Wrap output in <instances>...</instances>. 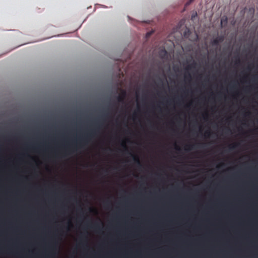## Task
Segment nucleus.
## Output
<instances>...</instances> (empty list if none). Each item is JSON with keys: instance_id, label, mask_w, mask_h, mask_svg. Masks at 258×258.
Instances as JSON below:
<instances>
[{"instance_id": "obj_20", "label": "nucleus", "mask_w": 258, "mask_h": 258, "mask_svg": "<svg viewBox=\"0 0 258 258\" xmlns=\"http://www.w3.org/2000/svg\"><path fill=\"white\" fill-rule=\"evenodd\" d=\"M197 15V13H196L195 16H192V19L194 18Z\"/></svg>"}, {"instance_id": "obj_15", "label": "nucleus", "mask_w": 258, "mask_h": 258, "mask_svg": "<svg viewBox=\"0 0 258 258\" xmlns=\"http://www.w3.org/2000/svg\"><path fill=\"white\" fill-rule=\"evenodd\" d=\"M121 146H122L124 148V149H125V151H127V147H126V145H125V144H124V143H122V144H121Z\"/></svg>"}, {"instance_id": "obj_8", "label": "nucleus", "mask_w": 258, "mask_h": 258, "mask_svg": "<svg viewBox=\"0 0 258 258\" xmlns=\"http://www.w3.org/2000/svg\"><path fill=\"white\" fill-rule=\"evenodd\" d=\"M238 146H239V144H238V143H234V144L230 145L229 146V149L230 151H232V150H233L234 149H236Z\"/></svg>"}, {"instance_id": "obj_2", "label": "nucleus", "mask_w": 258, "mask_h": 258, "mask_svg": "<svg viewBox=\"0 0 258 258\" xmlns=\"http://www.w3.org/2000/svg\"><path fill=\"white\" fill-rule=\"evenodd\" d=\"M97 128L96 127L94 129L90 130L84 135L78 138L77 146L79 147H82L84 145L87 144L90 139L95 136Z\"/></svg>"}, {"instance_id": "obj_13", "label": "nucleus", "mask_w": 258, "mask_h": 258, "mask_svg": "<svg viewBox=\"0 0 258 258\" xmlns=\"http://www.w3.org/2000/svg\"><path fill=\"white\" fill-rule=\"evenodd\" d=\"M235 64H239L240 63V60L239 58H238L235 62Z\"/></svg>"}, {"instance_id": "obj_23", "label": "nucleus", "mask_w": 258, "mask_h": 258, "mask_svg": "<svg viewBox=\"0 0 258 258\" xmlns=\"http://www.w3.org/2000/svg\"><path fill=\"white\" fill-rule=\"evenodd\" d=\"M67 150H66L65 154L67 153Z\"/></svg>"}, {"instance_id": "obj_4", "label": "nucleus", "mask_w": 258, "mask_h": 258, "mask_svg": "<svg viewBox=\"0 0 258 258\" xmlns=\"http://www.w3.org/2000/svg\"><path fill=\"white\" fill-rule=\"evenodd\" d=\"M224 40V36H220L214 39L212 42V46H218L220 43L222 42Z\"/></svg>"}, {"instance_id": "obj_17", "label": "nucleus", "mask_w": 258, "mask_h": 258, "mask_svg": "<svg viewBox=\"0 0 258 258\" xmlns=\"http://www.w3.org/2000/svg\"><path fill=\"white\" fill-rule=\"evenodd\" d=\"M211 132L210 131L206 132L205 133V135L207 136H209L210 135Z\"/></svg>"}, {"instance_id": "obj_6", "label": "nucleus", "mask_w": 258, "mask_h": 258, "mask_svg": "<svg viewBox=\"0 0 258 258\" xmlns=\"http://www.w3.org/2000/svg\"><path fill=\"white\" fill-rule=\"evenodd\" d=\"M129 153L132 156V157L133 158V159L135 163L136 164H137L138 165V166H141V162L140 161V159H139V157L136 156V155H135L132 154L131 153Z\"/></svg>"}, {"instance_id": "obj_11", "label": "nucleus", "mask_w": 258, "mask_h": 258, "mask_svg": "<svg viewBox=\"0 0 258 258\" xmlns=\"http://www.w3.org/2000/svg\"><path fill=\"white\" fill-rule=\"evenodd\" d=\"M190 31H189V29H187V32L185 31L184 33V37H187L188 36H187V33H189Z\"/></svg>"}, {"instance_id": "obj_14", "label": "nucleus", "mask_w": 258, "mask_h": 258, "mask_svg": "<svg viewBox=\"0 0 258 258\" xmlns=\"http://www.w3.org/2000/svg\"><path fill=\"white\" fill-rule=\"evenodd\" d=\"M186 147H187V149L186 150H189L192 148L193 146L192 145H187Z\"/></svg>"}, {"instance_id": "obj_22", "label": "nucleus", "mask_w": 258, "mask_h": 258, "mask_svg": "<svg viewBox=\"0 0 258 258\" xmlns=\"http://www.w3.org/2000/svg\"><path fill=\"white\" fill-rule=\"evenodd\" d=\"M135 115H136V114H135V113H134V119H135Z\"/></svg>"}, {"instance_id": "obj_3", "label": "nucleus", "mask_w": 258, "mask_h": 258, "mask_svg": "<svg viewBox=\"0 0 258 258\" xmlns=\"http://www.w3.org/2000/svg\"><path fill=\"white\" fill-rule=\"evenodd\" d=\"M119 90L120 91V94L117 96V100L119 102L124 103L127 95L126 91L122 89H120Z\"/></svg>"}, {"instance_id": "obj_19", "label": "nucleus", "mask_w": 258, "mask_h": 258, "mask_svg": "<svg viewBox=\"0 0 258 258\" xmlns=\"http://www.w3.org/2000/svg\"><path fill=\"white\" fill-rule=\"evenodd\" d=\"M176 149L178 150H180V148L178 146H176Z\"/></svg>"}, {"instance_id": "obj_12", "label": "nucleus", "mask_w": 258, "mask_h": 258, "mask_svg": "<svg viewBox=\"0 0 258 258\" xmlns=\"http://www.w3.org/2000/svg\"><path fill=\"white\" fill-rule=\"evenodd\" d=\"M194 0H189L185 4V6H187L190 5Z\"/></svg>"}, {"instance_id": "obj_9", "label": "nucleus", "mask_w": 258, "mask_h": 258, "mask_svg": "<svg viewBox=\"0 0 258 258\" xmlns=\"http://www.w3.org/2000/svg\"><path fill=\"white\" fill-rule=\"evenodd\" d=\"M247 76L246 75V76H244L243 77H242L241 79V82L242 83H245L246 82V81L247 80Z\"/></svg>"}, {"instance_id": "obj_7", "label": "nucleus", "mask_w": 258, "mask_h": 258, "mask_svg": "<svg viewBox=\"0 0 258 258\" xmlns=\"http://www.w3.org/2000/svg\"><path fill=\"white\" fill-rule=\"evenodd\" d=\"M196 66H197V63L194 61L192 63L190 64L186 67V70H190L191 69H195V68H196Z\"/></svg>"}, {"instance_id": "obj_1", "label": "nucleus", "mask_w": 258, "mask_h": 258, "mask_svg": "<svg viewBox=\"0 0 258 258\" xmlns=\"http://www.w3.org/2000/svg\"><path fill=\"white\" fill-rule=\"evenodd\" d=\"M254 258H258V119H254Z\"/></svg>"}, {"instance_id": "obj_5", "label": "nucleus", "mask_w": 258, "mask_h": 258, "mask_svg": "<svg viewBox=\"0 0 258 258\" xmlns=\"http://www.w3.org/2000/svg\"><path fill=\"white\" fill-rule=\"evenodd\" d=\"M158 55L161 58L164 59L167 56V52L165 48H162L159 51Z\"/></svg>"}, {"instance_id": "obj_21", "label": "nucleus", "mask_w": 258, "mask_h": 258, "mask_svg": "<svg viewBox=\"0 0 258 258\" xmlns=\"http://www.w3.org/2000/svg\"><path fill=\"white\" fill-rule=\"evenodd\" d=\"M54 246L51 247L52 251L53 250V249H54Z\"/></svg>"}, {"instance_id": "obj_18", "label": "nucleus", "mask_w": 258, "mask_h": 258, "mask_svg": "<svg viewBox=\"0 0 258 258\" xmlns=\"http://www.w3.org/2000/svg\"><path fill=\"white\" fill-rule=\"evenodd\" d=\"M152 34V32H148L147 34H146V36L147 37H148L151 34Z\"/></svg>"}, {"instance_id": "obj_16", "label": "nucleus", "mask_w": 258, "mask_h": 258, "mask_svg": "<svg viewBox=\"0 0 258 258\" xmlns=\"http://www.w3.org/2000/svg\"><path fill=\"white\" fill-rule=\"evenodd\" d=\"M94 228H96V229H100V226L99 224H96L94 226Z\"/></svg>"}, {"instance_id": "obj_10", "label": "nucleus", "mask_w": 258, "mask_h": 258, "mask_svg": "<svg viewBox=\"0 0 258 258\" xmlns=\"http://www.w3.org/2000/svg\"><path fill=\"white\" fill-rule=\"evenodd\" d=\"M185 78L186 80L188 79L189 80H190V79H191V76H190V75L189 74L188 76L185 75Z\"/></svg>"}]
</instances>
